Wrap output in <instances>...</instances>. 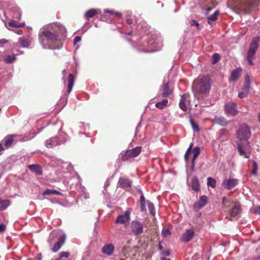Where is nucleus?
<instances>
[{
    "label": "nucleus",
    "mask_w": 260,
    "mask_h": 260,
    "mask_svg": "<svg viewBox=\"0 0 260 260\" xmlns=\"http://www.w3.org/2000/svg\"><path fill=\"white\" fill-rule=\"evenodd\" d=\"M162 256L165 257L166 256H169L170 255V252L169 250H165L162 252Z\"/></svg>",
    "instance_id": "obj_50"
},
{
    "label": "nucleus",
    "mask_w": 260,
    "mask_h": 260,
    "mask_svg": "<svg viewBox=\"0 0 260 260\" xmlns=\"http://www.w3.org/2000/svg\"><path fill=\"white\" fill-rule=\"evenodd\" d=\"M9 25L15 28H19L23 26L24 24L18 23L14 20H12L9 22Z\"/></svg>",
    "instance_id": "obj_40"
},
{
    "label": "nucleus",
    "mask_w": 260,
    "mask_h": 260,
    "mask_svg": "<svg viewBox=\"0 0 260 260\" xmlns=\"http://www.w3.org/2000/svg\"><path fill=\"white\" fill-rule=\"evenodd\" d=\"M189 96V94L188 93L183 94L181 96L179 102V106L180 108L184 111H186L187 110V106L189 105L190 103Z\"/></svg>",
    "instance_id": "obj_12"
},
{
    "label": "nucleus",
    "mask_w": 260,
    "mask_h": 260,
    "mask_svg": "<svg viewBox=\"0 0 260 260\" xmlns=\"http://www.w3.org/2000/svg\"><path fill=\"white\" fill-rule=\"evenodd\" d=\"M194 236V232L192 230H187L181 236V240L184 242H188L192 240Z\"/></svg>",
    "instance_id": "obj_16"
},
{
    "label": "nucleus",
    "mask_w": 260,
    "mask_h": 260,
    "mask_svg": "<svg viewBox=\"0 0 260 260\" xmlns=\"http://www.w3.org/2000/svg\"><path fill=\"white\" fill-rule=\"evenodd\" d=\"M98 14V11L95 9H91L87 11L84 14V17L87 20L90 18L94 17Z\"/></svg>",
    "instance_id": "obj_27"
},
{
    "label": "nucleus",
    "mask_w": 260,
    "mask_h": 260,
    "mask_svg": "<svg viewBox=\"0 0 260 260\" xmlns=\"http://www.w3.org/2000/svg\"><path fill=\"white\" fill-rule=\"evenodd\" d=\"M158 248L160 250H161L162 249V246L161 245L160 242H159Z\"/></svg>",
    "instance_id": "obj_60"
},
{
    "label": "nucleus",
    "mask_w": 260,
    "mask_h": 260,
    "mask_svg": "<svg viewBox=\"0 0 260 260\" xmlns=\"http://www.w3.org/2000/svg\"><path fill=\"white\" fill-rule=\"evenodd\" d=\"M29 169L36 174L41 175L42 174V170L41 167L38 165H30L28 166Z\"/></svg>",
    "instance_id": "obj_25"
},
{
    "label": "nucleus",
    "mask_w": 260,
    "mask_h": 260,
    "mask_svg": "<svg viewBox=\"0 0 260 260\" xmlns=\"http://www.w3.org/2000/svg\"><path fill=\"white\" fill-rule=\"evenodd\" d=\"M105 12L106 13H110L111 15H114L115 12L112 11V10H105Z\"/></svg>",
    "instance_id": "obj_53"
},
{
    "label": "nucleus",
    "mask_w": 260,
    "mask_h": 260,
    "mask_svg": "<svg viewBox=\"0 0 260 260\" xmlns=\"http://www.w3.org/2000/svg\"><path fill=\"white\" fill-rule=\"evenodd\" d=\"M146 202V201L145 200V198L144 195L143 194V193H142V194L140 197V202Z\"/></svg>",
    "instance_id": "obj_52"
},
{
    "label": "nucleus",
    "mask_w": 260,
    "mask_h": 260,
    "mask_svg": "<svg viewBox=\"0 0 260 260\" xmlns=\"http://www.w3.org/2000/svg\"><path fill=\"white\" fill-rule=\"evenodd\" d=\"M125 21L128 24H131L133 23V20L130 18L126 19Z\"/></svg>",
    "instance_id": "obj_56"
},
{
    "label": "nucleus",
    "mask_w": 260,
    "mask_h": 260,
    "mask_svg": "<svg viewBox=\"0 0 260 260\" xmlns=\"http://www.w3.org/2000/svg\"><path fill=\"white\" fill-rule=\"evenodd\" d=\"M168 100L167 99H164L162 101L157 102L155 104V107L158 109H162L167 105Z\"/></svg>",
    "instance_id": "obj_30"
},
{
    "label": "nucleus",
    "mask_w": 260,
    "mask_h": 260,
    "mask_svg": "<svg viewBox=\"0 0 260 260\" xmlns=\"http://www.w3.org/2000/svg\"><path fill=\"white\" fill-rule=\"evenodd\" d=\"M237 135L241 140H247L251 135L250 129L246 124H243L239 128Z\"/></svg>",
    "instance_id": "obj_6"
},
{
    "label": "nucleus",
    "mask_w": 260,
    "mask_h": 260,
    "mask_svg": "<svg viewBox=\"0 0 260 260\" xmlns=\"http://www.w3.org/2000/svg\"><path fill=\"white\" fill-rule=\"evenodd\" d=\"M146 203L147 202H140V210L142 212H146Z\"/></svg>",
    "instance_id": "obj_46"
},
{
    "label": "nucleus",
    "mask_w": 260,
    "mask_h": 260,
    "mask_svg": "<svg viewBox=\"0 0 260 260\" xmlns=\"http://www.w3.org/2000/svg\"><path fill=\"white\" fill-rule=\"evenodd\" d=\"M220 59V55L216 53H215L212 55V64H214L218 62Z\"/></svg>",
    "instance_id": "obj_43"
},
{
    "label": "nucleus",
    "mask_w": 260,
    "mask_h": 260,
    "mask_svg": "<svg viewBox=\"0 0 260 260\" xmlns=\"http://www.w3.org/2000/svg\"><path fill=\"white\" fill-rule=\"evenodd\" d=\"M173 88L169 81L167 82H164L160 89L161 94L164 98H167L171 95L173 93Z\"/></svg>",
    "instance_id": "obj_10"
},
{
    "label": "nucleus",
    "mask_w": 260,
    "mask_h": 260,
    "mask_svg": "<svg viewBox=\"0 0 260 260\" xmlns=\"http://www.w3.org/2000/svg\"><path fill=\"white\" fill-rule=\"evenodd\" d=\"M257 170H258L257 164H256L255 161L253 160V170L251 172L252 174L255 176L257 174Z\"/></svg>",
    "instance_id": "obj_45"
},
{
    "label": "nucleus",
    "mask_w": 260,
    "mask_h": 260,
    "mask_svg": "<svg viewBox=\"0 0 260 260\" xmlns=\"http://www.w3.org/2000/svg\"><path fill=\"white\" fill-rule=\"evenodd\" d=\"M207 185L211 186L213 188L215 187L216 186L215 180L211 177H208L207 178Z\"/></svg>",
    "instance_id": "obj_42"
},
{
    "label": "nucleus",
    "mask_w": 260,
    "mask_h": 260,
    "mask_svg": "<svg viewBox=\"0 0 260 260\" xmlns=\"http://www.w3.org/2000/svg\"><path fill=\"white\" fill-rule=\"evenodd\" d=\"M207 203V197L206 196H203L200 198V199L198 202L194 203L193 206V209L197 212L202 208L205 206Z\"/></svg>",
    "instance_id": "obj_13"
},
{
    "label": "nucleus",
    "mask_w": 260,
    "mask_h": 260,
    "mask_svg": "<svg viewBox=\"0 0 260 260\" xmlns=\"http://www.w3.org/2000/svg\"><path fill=\"white\" fill-rule=\"evenodd\" d=\"M122 253L123 254L124 256H125V258H122V255H121L120 260H125V259L128 258V256L125 254L123 250H122Z\"/></svg>",
    "instance_id": "obj_55"
},
{
    "label": "nucleus",
    "mask_w": 260,
    "mask_h": 260,
    "mask_svg": "<svg viewBox=\"0 0 260 260\" xmlns=\"http://www.w3.org/2000/svg\"><path fill=\"white\" fill-rule=\"evenodd\" d=\"M131 213V209L127 208L123 214L119 215L117 216L115 222L127 225L129 222Z\"/></svg>",
    "instance_id": "obj_8"
},
{
    "label": "nucleus",
    "mask_w": 260,
    "mask_h": 260,
    "mask_svg": "<svg viewBox=\"0 0 260 260\" xmlns=\"http://www.w3.org/2000/svg\"><path fill=\"white\" fill-rule=\"evenodd\" d=\"M133 31H131L128 32H126L125 34L127 35H132L133 34Z\"/></svg>",
    "instance_id": "obj_64"
},
{
    "label": "nucleus",
    "mask_w": 260,
    "mask_h": 260,
    "mask_svg": "<svg viewBox=\"0 0 260 260\" xmlns=\"http://www.w3.org/2000/svg\"><path fill=\"white\" fill-rule=\"evenodd\" d=\"M260 0H237L236 6L245 12H249L251 9L257 6Z\"/></svg>",
    "instance_id": "obj_3"
},
{
    "label": "nucleus",
    "mask_w": 260,
    "mask_h": 260,
    "mask_svg": "<svg viewBox=\"0 0 260 260\" xmlns=\"http://www.w3.org/2000/svg\"><path fill=\"white\" fill-rule=\"evenodd\" d=\"M190 24L191 26L195 25L197 27H198L199 26V23L197 21L194 20H191L190 21Z\"/></svg>",
    "instance_id": "obj_47"
},
{
    "label": "nucleus",
    "mask_w": 260,
    "mask_h": 260,
    "mask_svg": "<svg viewBox=\"0 0 260 260\" xmlns=\"http://www.w3.org/2000/svg\"><path fill=\"white\" fill-rule=\"evenodd\" d=\"M192 153L193 154L192 162H191V168L193 169L195 166V160L197 158L198 156L200 153V147H196L192 149Z\"/></svg>",
    "instance_id": "obj_24"
},
{
    "label": "nucleus",
    "mask_w": 260,
    "mask_h": 260,
    "mask_svg": "<svg viewBox=\"0 0 260 260\" xmlns=\"http://www.w3.org/2000/svg\"><path fill=\"white\" fill-rule=\"evenodd\" d=\"M19 137V135L14 134V135H11L8 136L6 138L5 140V145L6 147H9L11 146L13 142L15 141H17V138Z\"/></svg>",
    "instance_id": "obj_19"
},
{
    "label": "nucleus",
    "mask_w": 260,
    "mask_h": 260,
    "mask_svg": "<svg viewBox=\"0 0 260 260\" xmlns=\"http://www.w3.org/2000/svg\"><path fill=\"white\" fill-rule=\"evenodd\" d=\"M238 182V180L236 179H225L222 183V185L225 188L230 190L235 187Z\"/></svg>",
    "instance_id": "obj_14"
},
{
    "label": "nucleus",
    "mask_w": 260,
    "mask_h": 260,
    "mask_svg": "<svg viewBox=\"0 0 260 260\" xmlns=\"http://www.w3.org/2000/svg\"><path fill=\"white\" fill-rule=\"evenodd\" d=\"M162 234L164 236H167L168 235H169L171 234V233L169 231V229H165V230H163L162 231Z\"/></svg>",
    "instance_id": "obj_48"
},
{
    "label": "nucleus",
    "mask_w": 260,
    "mask_h": 260,
    "mask_svg": "<svg viewBox=\"0 0 260 260\" xmlns=\"http://www.w3.org/2000/svg\"><path fill=\"white\" fill-rule=\"evenodd\" d=\"M211 88V80L208 76H204L198 78L193 83L192 89L197 96L198 94H208Z\"/></svg>",
    "instance_id": "obj_2"
},
{
    "label": "nucleus",
    "mask_w": 260,
    "mask_h": 260,
    "mask_svg": "<svg viewBox=\"0 0 260 260\" xmlns=\"http://www.w3.org/2000/svg\"><path fill=\"white\" fill-rule=\"evenodd\" d=\"M66 29L59 23L50 24L41 28L39 33V41L44 49L59 48L57 41L66 37Z\"/></svg>",
    "instance_id": "obj_1"
},
{
    "label": "nucleus",
    "mask_w": 260,
    "mask_h": 260,
    "mask_svg": "<svg viewBox=\"0 0 260 260\" xmlns=\"http://www.w3.org/2000/svg\"><path fill=\"white\" fill-rule=\"evenodd\" d=\"M12 11H13V18L17 20H20L22 14L20 9L17 6H14L12 8Z\"/></svg>",
    "instance_id": "obj_22"
},
{
    "label": "nucleus",
    "mask_w": 260,
    "mask_h": 260,
    "mask_svg": "<svg viewBox=\"0 0 260 260\" xmlns=\"http://www.w3.org/2000/svg\"><path fill=\"white\" fill-rule=\"evenodd\" d=\"M255 212L258 214H260V207H257L255 209Z\"/></svg>",
    "instance_id": "obj_58"
},
{
    "label": "nucleus",
    "mask_w": 260,
    "mask_h": 260,
    "mask_svg": "<svg viewBox=\"0 0 260 260\" xmlns=\"http://www.w3.org/2000/svg\"><path fill=\"white\" fill-rule=\"evenodd\" d=\"M81 40L80 36H76L74 40V44L75 45L77 43L79 42Z\"/></svg>",
    "instance_id": "obj_49"
},
{
    "label": "nucleus",
    "mask_w": 260,
    "mask_h": 260,
    "mask_svg": "<svg viewBox=\"0 0 260 260\" xmlns=\"http://www.w3.org/2000/svg\"><path fill=\"white\" fill-rule=\"evenodd\" d=\"M215 123L218 124L221 126H225L228 124V121L226 119L222 116H216L213 119Z\"/></svg>",
    "instance_id": "obj_26"
},
{
    "label": "nucleus",
    "mask_w": 260,
    "mask_h": 260,
    "mask_svg": "<svg viewBox=\"0 0 260 260\" xmlns=\"http://www.w3.org/2000/svg\"><path fill=\"white\" fill-rule=\"evenodd\" d=\"M225 132V130H222V131L220 132V135H219V137L221 138L222 137L223 135V133Z\"/></svg>",
    "instance_id": "obj_62"
},
{
    "label": "nucleus",
    "mask_w": 260,
    "mask_h": 260,
    "mask_svg": "<svg viewBox=\"0 0 260 260\" xmlns=\"http://www.w3.org/2000/svg\"><path fill=\"white\" fill-rule=\"evenodd\" d=\"M6 226L4 224H0V233L5 231L6 230Z\"/></svg>",
    "instance_id": "obj_51"
},
{
    "label": "nucleus",
    "mask_w": 260,
    "mask_h": 260,
    "mask_svg": "<svg viewBox=\"0 0 260 260\" xmlns=\"http://www.w3.org/2000/svg\"><path fill=\"white\" fill-rule=\"evenodd\" d=\"M190 122L191 125L194 131L198 132L200 131V129H199V125H198V124L196 123L195 122V121L191 118H190Z\"/></svg>",
    "instance_id": "obj_41"
},
{
    "label": "nucleus",
    "mask_w": 260,
    "mask_h": 260,
    "mask_svg": "<svg viewBox=\"0 0 260 260\" xmlns=\"http://www.w3.org/2000/svg\"><path fill=\"white\" fill-rule=\"evenodd\" d=\"M241 207L238 203H236L234 206L230 210V215L232 218L238 219L241 213Z\"/></svg>",
    "instance_id": "obj_15"
},
{
    "label": "nucleus",
    "mask_w": 260,
    "mask_h": 260,
    "mask_svg": "<svg viewBox=\"0 0 260 260\" xmlns=\"http://www.w3.org/2000/svg\"><path fill=\"white\" fill-rule=\"evenodd\" d=\"M160 259H161V260H171L170 258H166L164 256H161Z\"/></svg>",
    "instance_id": "obj_63"
},
{
    "label": "nucleus",
    "mask_w": 260,
    "mask_h": 260,
    "mask_svg": "<svg viewBox=\"0 0 260 260\" xmlns=\"http://www.w3.org/2000/svg\"><path fill=\"white\" fill-rule=\"evenodd\" d=\"M114 15H115L116 16L118 17H121V16H122L121 13L120 12H115Z\"/></svg>",
    "instance_id": "obj_57"
},
{
    "label": "nucleus",
    "mask_w": 260,
    "mask_h": 260,
    "mask_svg": "<svg viewBox=\"0 0 260 260\" xmlns=\"http://www.w3.org/2000/svg\"><path fill=\"white\" fill-rule=\"evenodd\" d=\"M7 41L5 39H1L0 40V44L1 43H7Z\"/></svg>",
    "instance_id": "obj_61"
},
{
    "label": "nucleus",
    "mask_w": 260,
    "mask_h": 260,
    "mask_svg": "<svg viewBox=\"0 0 260 260\" xmlns=\"http://www.w3.org/2000/svg\"><path fill=\"white\" fill-rule=\"evenodd\" d=\"M75 78L72 74H70L68 79L67 92L69 94L72 90V88L74 83Z\"/></svg>",
    "instance_id": "obj_21"
},
{
    "label": "nucleus",
    "mask_w": 260,
    "mask_h": 260,
    "mask_svg": "<svg viewBox=\"0 0 260 260\" xmlns=\"http://www.w3.org/2000/svg\"><path fill=\"white\" fill-rule=\"evenodd\" d=\"M225 112L227 115L235 116L238 113L237 104L233 102L227 103L225 105Z\"/></svg>",
    "instance_id": "obj_9"
},
{
    "label": "nucleus",
    "mask_w": 260,
    "mask_h": 260,
    "mask_svg": "<svg viewBox=\"0 0 260 260\" xmlns=\"http://www.w3.org/2000/svg\"><path fill=\"white\" fill-rule=\"evenodd\" d=\"M147 206L148 209L149 210L150 213L153 215H155V207L154 206V204L150 202L149 201H147Z\"/></svg>",
    "instance_id": "obj_34"
},
{
    "label": "nucleus",
    "mask_w": 260,
    "mask_h": 260,
    "mask_svg": "<svg viewBox=\"0 0 260 260\" xmlns=\"http://www.w3.org/2000/svg\"><path fill=\"white\" fill-rule=\"evenodd\" d=\"M219 14V11L216 10L213 14L207 17L208 23L209 24H211L212 22L216 21Z\"/></svg>",
    "instance_id": "obj_28"
},
{
    "label": "nucleus",
    "mask_w": 260,
    "mask_h": 260,
    "mask_svg": "<svg viewBox=\"0 0 260 260\" xmlns=\"http://www.w3.org/2000/svg\"><path fill=\"white\" fill-rule=\"evenodd\" d=\"M66 237L64 236H60L56 243H55L53 248L51 249L53 252H57L63 245L65 242Z\"/></svg>",
    "instance_id": "obj_17"
},
{
    "label": "nucleus",
    "mask_w": 260,
    "mask_h": 260,
    "mask_svg": "<svg viewBox=\"0 0 260 260\" xmlns=\"http://www.w3.org/2000/svg\"><path fill=\"white\" fill-rule=\"evenodd\" d=\"M16 59V57L14 55H8L4 59L6 63H13Z\"/></svg>",
    "instance_id": "obj_31"
},
{
    "label": "nucleus",
    "mask_w": 260,
    "mask_h": 260,
    "mask_svg": "<svg viewBox=\"0 0 260 260\" xmlns=\"http://www.w3.org/2000/svg\"><path fill=\"white\" fill-rule=\"evenodd\" d=\"M141 152V147H136L131 150H127L121 154V159L122 161H126L129 158H134Z\"/></svg>",
    "instance_id": "obj_5"
},
{
    "label": "nucleus",
    "mask_w": 260,
    "mask_h": 260,
    "mask_svg": "<svg viewBox=\"0 0 260 260\" xmlns=\"http://www.w3.org/2000/svg\"><path fill=\"white\" fill-rule=\"evenodd\" d=\"M238 149L241 155L243 156L245 158H249L250 157V153L244 151L241 145H238Z\"/></svg>",
    "instance_id": "obj_35"
},
{
    "label": "nucleus",
    "mask_w": 260,
    "mask_h": 260,
    "mask_svg": "<svg viewBox=\"0 0 260 260\" xmlns=\"http://www.w3.org/2000/svg\"><path fill=\"white\" fill-rule=\"evenodd\" d=\"M192 147H193V143H191L189 145V147L188 148V149H187V150L186 151V153L184 155V159L186 161H188L189 160V155L191 152Z\"/></svg>",
    "instance_id": "obj_36"
},
{
    "label": "nucleus",
    "mask_w": 260,
    "mask_h": 260,
    "mask_svg": "<svg viewBox=\"0 0 260 260\" xmlns=\"http://www.w3.org/2000/svg\"><path fill=\"white\" fill-rule=\"evenodd\" d=\"M60 193L58 191L50 189H47L43 193V196H48L50 194H60Z\"/></svg>",
    "instance_id": "obj_33"
},
{
    "label": "nucleus",
    "mask_w": 260,
    "mask_h": 260,
    "mask_svg": "<svg viewBox=\"0 0 260 260\" xmlns=\"http://www.w3.org/2000/svg\"><path fill=\"white\" fill-rule=\"evenodd\" d=\"M191 188L192 190L198 191L200 189V185L199 180L196 176H193L191 181Z\"/></svg>",
    "instance_id": "obj_23"
},
{
    "label": "nucleus",
    "mask_w": 260,
    "mask_h": 260,
    "mask_svg": "<svg viewBox=\"0 0 260 260\" xmlns=\"http://www.w3.org/2000/svg\"><path fill=\"white\" fill-rule=\"evenodd\" d=\"M211 8L208 7L206 10V15H207L209 13V12L211 11Z\"/></svg>",
    "instance_id": "obj_59"
},
{
    "label": "nucleus",
    "mask_w": 260,
    "mask_h": 260,
    "mask_svg": "<svg viewBox=\"0 0 260 260\" xmlns=\"http://www.w3.org/2000/svg\"><path fill=\"white\" fill-rule=\"evenodd\" d=\"M10 204V202L8 200H3L0 198V210H5Z\"/></svg>",
    "instance_id": "obj_29"
},
{
    "label": "nucleus",
    "mask_w": 260,
    "mask_h": 260,
    "mask_svg": "<svg viewBox=\"0 0 260 260\" xmlns=\"http://www.w3.org/2000/svg\"><path fill=\"white\" fill-rule=\"evenodd\" d=\"M258 39L254 38L250 43L249 49L247 54V60L250 66H253L252 60L258 46Z\"/></svg>",
    "instance_id": "obj_4"
},
{
    "label": "nucleus",
    "mask_w": 260,
    "mask_h": 260,
    "mask_svg": "<svg viewBox=\"0 0 260 260\" xmlns=\"http://www.w3.org/2000/svg\"><path fill=\"white\" fill-rule=\"evenodd\" d=\"M59 258L56 260H60L63 257L68 258L70 255V253L66 251H62L59 253Z\"/></svg>",
    "instance_id": "obj_44"
},
{
    "label": "nucleus",
    "mask_w": 260,
    "mask_h": 260,
    "mask_svg": "<svg viewBox=\"0 0 260 260\" xmlns=\"http://www.w3.org/2000/svg\"><path fill=\"white\" fill-rule=\"evenodd\" d=\"M132 182L126 177H120L118 181V185L119 187L124 189L130 188L132 186Z\"/></svg>",
    "instance_id": "obj_11"
},
{
    "label": "nucleus",
    "mask_w": 260,
    "mask_h": 260,
    "mask_svg": "<svg viewBox=\"0 0 260 260\" xmlns=\"http://www.w3.org/2000/svg\"><path fill=\"white\" fill-rule=\"evenodd\" d=\"M114 250V246L112 244H107L102 249V252L107 255L112 254Z\"/></svg>",
    "instance_id": "obj_18"
},
{
    "label": "nucleus",
    "mask_w": 260,
    "mask_h": 260,
    "mask_svg": "<svg viewBox=\"0 0 260 260\" xmlns=\"http://www.w3.org/2000/svg\"><path fill=\"white\" fill-rule=\"evenodd\" d=\"M19 42L20 45L23 47H27L29 45V43L28 40L22 38H19Z\"/></svg>",
    "instance_id": "obj_39"
},
{
    "label": "nucleus",
    "mask_w": 260,
    "mask_h": 260,
    "mask_svg": "<svg viewBox=\"0 0 260 260\" xmlns=\"http://www.w3.org/2000/svg\"><path fill=\"white\" fill-rule=\"evenodd\" d=\"M242 70L240 68H237L233 70L231 73L230 80L231 81H237L241 76Z\"/></svg>",
    "instance_id": "obj_20"
},
{
    "label": "nucleus",
    "mask_w": 260,
    "mask_h": 260,
    "mask_svg": "<svg viewBox=\"0 0 260 260\" xmlns=\"http://www.w3.org/2000/svg\"><path fill=\"white\" fill-rule=\"evenodd\" d=\"M228 202V200L226 197H224L222 199V204L223 205H225Z\"/></svg>",
    "instance_id": "obj_54"
},
{
    "label": "nucleus",
    "mask_w": 260,
    "mask_h": 260,
    "mask_svg": "<svg viewBox=\"0 0 260 260\" xmlns=\"http://www.w3.org/2000/svg\"><path fill=\"white\" fill-rule=\"evenodd\" d=\"M54 144V142L53 138H51L48 140H47L45 142V145L48 148H52Z\"/></svg>",
    "instance_id": "obj_37"
},
{
    "label": "nucleus",
    "mask_w": 260,
    "mask_h": 260,
    "mask_svg": "<svg viewBox=\"0 0 260 260\" xmlns=\"http://www.w3.org/2000/svg\"><path fill=\"white\" fill-rule=\"evenodd\" d=\"M243 87L250 90V78L248 75H246L245 77V84Z\"/></svg>",
    "instance_id": "obj_38"
},
{
    "label": "nucleus",
    "mask_w": 260,
    "mask_h": 260,
    "mask_svg": "<svg viewBox=\"0 0 260 260\" xmlns=\"http://www.w3.org/2000/svg\"><path fill=\"white\" fill-rule=\"evenodd\" d=\"M249 91V89L243 87L242 91L240 92L238 94V97L240 99H243L247 96L248 92Z\"/></svg>",
    "instance_id": "obj_32"
},
{
    "label": "nucleus",
    "mask_w": 260,
    "mask_h": 260,
    "mask_svg": "<svg viewBox=\"0 0 260 260\" xmlns=\"http://www.w3.org/2000/svg\"><path fill=\"white\" fill-rule=\"evenodd\" d=\"M130 228L133 234L138 236L143 233L144 223L136 220H133L130 223Z\"/></svg>",
    "instance_id": "obj_7"
}]
</instances>
